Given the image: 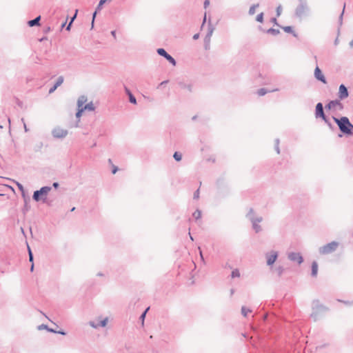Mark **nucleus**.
I'll list each match as a JSON object with an SVG mask.
<instances>
[{"label":"nucleus","mask_w":353,"mask_h":353,"mask_svg":"<svg viewBox=\"0 0 353 353\" xmlns=\"http://www.w3.org/2000/svg\"><path fill=\"white\" fill-rule=\"evenodd\" d=\"M326 117V115L324 112L323 103L319 102L316 105L315 117L316 119L321 118L322 119H324V117Z\"/></svg>","instance_id":"13"},{"label":"nucleus","mask_w":353,"mask_h":353,"mask_svg":"<svg viewBox=\"0 0 353 353\" xmlns=\"http://www.w3.org/2000/svg\"><path fill=\"white\" fill-rule=\"evenodd\" d=\"M259 6V3L253 4L252 6H251L249 9L248 14L250 15L254 14L255 12H256V8H257Z\"/></svg>","instance_id":"24"},{"label":"nucleus","mask_w":353,"mask_h":353,"mask_svg":"<svg viewBox=\"0 0 353 353\" xmlns=\"http://www.w3.org/2000/svg\"><path fill=\"white\" fill-rule=\"evenodd\" d=\"M332 119L340 130V133L338 134L339 138H342L343 136L350 137L353 135V124L350 122L348 117L343 116L337 118L333 116Z\"/></svg>","instance_id":"1"},{"label":"nucleus","mask_w":353,"mask_h":353,"mask_svg":"<svg viewBox=\"0 0 353 353\" xmlns=\"http://www.w3.org/2000/svg\"><path fill=\"white\" fill-rule=\"evenodd\" d=\"M117 170H118V168L117 166L114 165L112 168V173L114 174H116Z\"/></svg>","instance_id":"55"},{"label":"nucleus","mask_w":353,"mask_h":353,"mask_svg":"<svg viewBox=\"0 0 353 353\" xmlns=\"http://www.w3.org/2000/svg\"><path fill=\"white\" fill-rule=\"evenodd\" d=\"M28 251L29 261L32 263L34 261V256H33L32 252L28 245Z\"/></svg>","instance_id":"35"},{"label":"nucleus","mask_w":353,"mask_h":353,"mask_svg":"<svg viewBox=\"0 0 353 353\" xmlns=\"http://www.w3.org/2000/svg\"><path fill=\"white\" fill-rule=\"evenodd\" d=\"M192 216L196 220L199 219L201 216V211L199 209L196 210L192 214Z\"/></svg>","instance_id":"27"},{"label":"nucleus","mask_w":353,"mask_h":353,"mask_svg":"<svg viewBox=\"0 0 353 353\" xmlns=\"http://www.w3.org/2000/svg\"><path fill=\"white\" fill-rule=\"evenodd\" d=\"M82 108L84 110V111L85 110L94 111L95 110V107L92 101L85 104Z\"/></svg>","instance_id":"21"},{"label":"nucleus","mask_w":353,"mask_h":353,"mask_svg":"<svg viewBox=\"0 0 353 353\" xmlns=\"http://www.w3.org/2000/svg\"><path fill=\"white\" fill-rule=\"evenodd\" d=\"M199 34L197 33V34H194L192 38L194 40H196V39H199Z\"/></svg>","instance_id":"64"},{"label":"nucleus","mask_w":353,"mask_h":353,"mask_svg":"<svg viewBox=\"0 0 353 353\" xmlns=\"http://www.w3.org/2000/svg\"><path fill=\"white\" fill-rule=\"evenodd\" d=\"M87 97L85 95H81L78 98L77 100V106L78 108H82L83 104L87 101Z\"/></svg>","instance_id":"19"},{"label":"nucleus","mask_w":353,"mask_h":353,"mask_svg":"<svg viewBox=\"0 0 353 353\" xmlns=\"http://www.w3.org/2000/svg\"><path fill=\"white\" fill-rule=\"evenodd\" d=\"M311 275L313 277H316L318 274V263L316 261H313L312 263V267H311Z\"/></svg>","instance_id":"17"},{"label":"nucleus","mask_w":353,"mask_h":353,"mask_svg":"<svg viewBox=\"0 0 353 353\" xmlns=\"http://www.w3.org/2000/svg\"><path fill=\"white\" fill-rule=\"evenodd\" d=\"M48 331L49 332H52V333H56V334H57V330H54V329H52V328H50V327H49V328L48 329Z\"/></svg>","instance_id":"58"},{"label":"nucleus","mask_w":353,"mask_h":353,"mask_svg":"<svg viewBox=\"0 0 353 353\" xmlns=\"http://www.w3.org/2000/svg\"><path fill=\"white\" fill-rule=\"evenodd\" d=\"M173 157L176 161H180L182 159V154L179 152H175L173 154Z\"/></svg>","instance_id":"33"},{"label":"nucleus","mask_w":353,"mask_h":353,"mask_svg":"<svg viewBox=\"0 0 353 353\" xmlns=\"http://www.w3.org/2000/svg\"><path fill=\"white\" fill-rule=\"evenodd\" d=\"M124 90L128 96H129V94H132V92L130 91V90L125 85H124Z\"/></svg>","instance_id":"49"},{"label":"nucleus","mask_w":353,"mask_h":353,"mask_svg":"<svg viewBox=\"0 0 353 353\" xmlns=\"http://www.w3.org/2000/svg\"><path fill=\"white\" fill-rule=\"evenodd\" d=\"M52 186H53L54 188H57L59 186V183H57V182H54V183H52Z\"/></svg>","instance_id":"62"},{"label":"nucleus","mask_w":353,"mask_h":353,"mask_svg":"<svg viewBox=\"0 0 353 353\" xmlns=\"http://www.w3.org/2000/svg\"><path fill=\"white\" fill-rule=\"evenodd\" d=\"M106 2V0H100L99 2V4L97 5V8H96V10L97 11H99L100 12L101 10L102 9V7L103 6V4Z\"/></svg>","instance_id":"34"},{"label":"nucleus","mask_w":353,"mask_h":353,"mask_svg":"<svg viewBox=\"0 0 353 353\" xmlns=\"http://www.w3.org/2000/svg\"><path fill=\"white\" fill-rule=\"evenodd\" d=\"M281 28L287 33L292 34L294 37H297L296 32L293 30V28L292 26H283Z\"/></svg>","instance_id":"20"},{"label":"nucleus","mask_w":353,"mask_h":353,"mask_svg":"<svg viewBox=\"0 0 353 353\" xmlns=\"http://www.w3.org/2000/svg\"><path fill=\"white\" fill-rule=\"evenodd\" d=\"M349 92L347 87L344 84H341L339 88L338 97L339 100H343L347 98Z\"/></svg>","instance_id":"10"},{"label":"nucleus","mask_w":353,"mask_h":353,"mask_svg":"<svg viewBox=\"0 0 353 353\" xmlns=\"http://www.w3.org/2000/svg\"><path fill=\"white\" fill-rule=\"evenodd\" d=\"M339 106L340 110L343 108V104L341 103L339 99H335L330 101L327 104L325 105V109L331 110L333 107Z\"/></svg>","instance_id":"14"},{"label":"nucleus","mask_w":353,"mask_h":353,"mask_svg":"<svg viewBox=\"0 0 353 353\" xmlns=\"http://www.w3.org/2000/svg\"><path fill=\"white\" fill-rule=\"evenodd\" d=\"M89 325L93 328H97L99 327V324H96L94 321H90Z\"/></svg>","instance_id":"48"},{"label":"nucleus","mask_w":353,"mask_h":353,"mask_svg":"<svg viewBox=\"0 0 353 353\" xmlns=\"http://www.w3.org/2000/svg\"><path fill=\"white\" fill-rule=\"evenodd\" d=\"M240 276V272L238 269H234L232 270V273H231V277L232 279L234 278H237V277H239Z\"/></svg>","instance_id":"32"},{"label":"nucleus","mask_w":353,"mask_h":353,"mask_svg":"<svg viewBox=\"0 0 353 353\" xmlns=\"http://www.w3.org/2000/svg\"><path fill=\"white\" fill-rule=\"evenodd\" d=\"M310 8L307 4H299L295 9L294 14L296 17L302 19L304 17L309 14Z\"/></svg>","instance_id":"5"},{"label":"nucleus","mask_w":353,"mask_h":353,"mask_svg":"<svg viewBox=\"0 0 353 353\" xmlns=\"http://www.w3.org/2000/svg\"><path fill=\"white\" fill-rule=\"evenodd\" d=\"M63 80H64V78L63 76H59L57 81H56V83H54L55 84V88H58L59 86H60L63 82Z\"/></svg>","instance_id":"28"},{"label":"nucleus","mask_w":353,"mask_h":353,"mask_svg":"<svg viewBox=\"0 0 353 353\" xmlns=\"http://www.w3.org/2000/svg\"><path fill=\"white\" fill-rule=\"evenodd\" d=\"M279 143H280L279 139H276L274 148H275V150L277 154H280Z\"/></svg>","instance_id":"38"},{"label":"nucleus","mask_w":353,"mask_h":353,"mask_svg":"<svg viewBox=\"0 0 353 353\" xmlns=\"http://www.w3.org/2000/svg\"><path fill=\"white\" fill-rule=\"evenodd\" d=\"M50 30H51V28H50V27H49V26H48V27H46V28L43 30V32H44V33H48V32H49Z\"/></svg>","instance_id":"59"},{"label":"nucleus","mask_w":353,"mask_h":353,"mask_svg":"<svg viewBox=\"0 0 353 353\" xmlns=\"http://www.w3.org/2000/svg\"><path fill=\"white\" fill-rule=\"evenodd\" d=\"M129 101L132 104H137L136 97L133 95V94H130L128 96Z\"/></svg>","instance_id":"40"},{"label":"nucleus","mask_w":353,"mask_h":353,"mask_svg":"<svg viewBox=\"0 0 353 353\" xmlns=\"http://www.w3.org/2000/svg\"><path fill=\"white\" fill-rule=\"evenodd\" d=\"M150 310V307H148L141 314L140 317H139V319L142 322V325H143L144 323V320H145V316H146V314L147 312H148V310Z\"/></svg>","instance_id":"26"},{"label":"nucleus","mask_w":353,"mask_h":353,"mask_svg":"<svg viewBox=\"0 0 353 353\" xmlns=\"http://www.w3.org/2000/svg\"><path fill=\"white\" fill-rule=\"evenodd\" d=\"M314 76L316 80L321 81L324 84L327 83L326 78L325 77L321 70L319 68L318 65H316L314 69Z\"/></svg>","instance_id":"12"},{"label":"nucleus","mask_w":353,"mask_h":353,"mask_svg":"<svg viewBox=\"0 0 353 353\" xmlns=\"http://www.w3.org/2000/svg\"><path fill=\"white\" fill-rule=\"evenodd\" d=\"M209 5H210V0H205L204 3H203L204 8H207Z\"/></svg>","instance_id":"52"},{"label":"nucleus","mask_w":353,"mask_h":353,"mask_svg":"<svg viewBox=\"0 0 353 353\" xmlns=\"http://www.w3.org/2000/svg\"><path fill=\"white\" fill-rule=\"evenodd\" d=\"M339 243L336 241H332L329 243H327L319 248V252L320 254L325 255L329 254L337 249L339 247Z\"/></svg>","instance_id":"4"},{"label":"nucleus","mask_w":353,"mask_h":353,"mask_svg":"<svg viewBox=\"0 0 353 353\" xmlns=\"http://www.w3.org/2000/svg\"><path fill=\"white\" fill-rule=\"evenodd\" d=\"M210 40L211 39L204 38V48L209 50L210 48Z\"/></svg>","instance_id":"30"},{"label":"nucleus","mask_w":353,"mask_h":353,"mask_svg":"<svg viewBox=\"0 0 353 353\" xmlns=\"http://www.w3.org/2000/svg\"><path fill=\"white\" fill-rule=\"evenodd\" d=\"M266 32L268 34H270L272 35H277L280 33V30L278 29H274V28H269L268 30H267Z\"/></svg>","instance_id":"25"},{"label":"nucleus","mask_w":353,"mask_h":353,"mask_svg":"<svg viewBox=\"0 0 353 353\" xmlns=\"http://www.w3.org/2000/svg\"><path fill=\"white\" fill-rule=\"evenodd\" d=\"M48 328H49V327H48V326L47 325H45V324H41V325H39V326L37 327V329H38L39 330H46L48 331Z\"/></svg>","instance_id":"45"},{"label":"nucleus","mask_w":353,"mask_h":353,"mask_svg":"<svg viewBox=\"0 0 353 353\" xmlns=\"http://www.w3.org/2000/svg\"><path fill=\"white\" fill-rule=\"evenodd\" d=\"M68 134V130L57 126L52 130V135L55 139H63Z\"/></svg>","instance_id":"7"},{"label":"nucleus","mask_w":353,"mask_h":353,"mask_svg":"<svg viewBox=\"0 0 353 353\" xmlns=\"http://www.w3.org/2000/svg\"><path fill=\"white\" fill-rule=\"evenodd\" d=\"M157 52L159 56L164 57L172 65H176V60L170 54H169L164 48H158Z\"/></svg>","instance_id":"8"},{"label":"nucleus","mask_w":353,"mask_h":353,"mask_svg":"<svg viewBox=\"0 0 353 353\" xmlns=\"http://www.w3.org/2000/svg\"><path fill=\"white\" fill-rule=\"evenodd\" d=\"M299 4H307V2L306 0H299Z\"/></svg>","instance_id":"63"},{"label":"nucleus","mask_w":353,"mask_h":353,"mask_svg":"<svg viewBox=\"0 0 353 353\" xmlns=\"http://www.w3.org/2000/svg\"><path fill=\"white\" fill-rule=\"evenodd\" d=\"M57 88H55V84H54L52 88H50L49 93L52 94V92H54L56 90Z\"/></svg>","instance_id":"53"},{"label":"nucleus","mask_w":353,"mask_h":353,"mask_svg":"<svg viewBox=\"0 0 353 353\" xmlns=\"http://www.w3.org/2000/svg\"><path fill=\"white\" fill-rule=\"evenodd\" d=\"M99 12V11H97L95 10V11L93 12L92 14V23H91V28L92 29L94 28V20H95V18H96V16L97 14V13Z\"/></svg>","instance_id":"43"},{"label":"nucleus","mask_w":353,"mask_h":353,"mask_svg":"<svg viewBox=\"0 0 353 353\" xmlns=\"http://www.w3.org/2000/svg\"><path fill=\"white\" fill-rule=\"evenodd\" d=\"M263 16H264L263 12L259 13L256 16V21L259 22V23H263Z\"/></svg>","instance_id":"39"},{"label":"nucleus","mask_w":353,"mask_h":353,"mask_svg":"<svg viewBox=\"0 0 353 353\" xmlns=\"http://www.w3.org/2000/svg\"><path fill=\"white\" fill-rule=\"evenodd\" d=\"M40 21H41V16L39 15V16L37 17L36 18H34V19L29 20L28 21V25L29 27L39 26L41 25Z\"/></svg>","instance_id":"15"},{"label":"nucleus","mask_w":353,"mask_h":353,"mask_svg":"<svg viewBox=\"0 0 353 353\" xmlns=\"http://www.w3.org/2000/svg\"><path fill=\"white\" fill-rule=\"evenodd\" d=\"M345 8V3H344L343 8V11H342V12L341 13V14H340V16H339V26H342V24H343V14H344Z\"/></svg>","instance_id":"37"},{"label":"nucleus","mask_w":353,"mask_h":353,"mask_svg":"<svg viewBox=\"0 0 353 353\" xmlns=\"http://www.w3.org/2000/svg\"><path fill=\"white\" fill-rule=\"evenodd\" d=\"M278 252L272 250L270 252L265 254V258L267 259V265H272L278 258Z\"/></svg>","instance_id":"9"},{"label":"nucleus","mask_w":353,"mask_h":353,"mask_svg":"<svg viewBox=\"0 0 353 353\" xmlns=\"http://www.w3.org/2000/svg\"><path fill=\"white\" fill-rule=\"evenodd\" d=\"M199 198V189H197L194 192L193 195L194 199H198Z\"/></svg>","instance_id":"47"},{"label":"nucleus","mask_w":353,"mask_h":353,"mask_svg":"<svg viewBox=\"0 0 353 353\" xmlns=\"http://www.w3.org/2000/svg\"><path fill=\"white\" fill-rule=\"evenodd\" d=\"M312 310L313 312L311 314V316L314 319V321H316L319 313L325 312L327 311L328 309L325 306L321 305L319 300H314L312 302Z\"/></svg>","instance_id":"3"},{"label":"nucleus","mask_w":353,"mask_h":353,"mask_svg":"<svg viewBox=\"0 0 353 353\" xmlns=\"http://www.w3.org/2000/svg\"><path fill=\"white\" fill-rule=\"evenodd\" d=\"M276 12V16L277 17H279L281 14V12H282V6H281V5H279V6H277Z\"/></svg>","instance_id":"44"},{"label":"nucleus","mask_w":353,"mask_h":353,"mask_svg":"<svg viewBox=\"0 0 353 353\" xmlns=\"http://www.w3.org/2000/svg\"><path fill=\"white\" fill-rule=\"evenodd\" d=\"M322 120L327 124L330 130L332 132H335L336 130V126L331 122L330 119L326 116Z\"/></svg>","instance_id":"16"},{"label":"nucleus","mask_w":353,"mask_h":353,"mask_svg":"<svg viewBox=\"0 0 353 353\" xmlns=\"http://www.w3.org/2000/svg\"><path fill=\"white\" fill-rule=\"evenodd\" d=\"M57 334H61V335H63V336L66 335V332L64 330H62L57 331Z\"/></svg>","instance_id":"57"},{"label":"nucleus","mask_w":353,"mask_h":353,"mask_svg":"<svg viewBox=\"0 0 353 353\" xmlns=\"http://www.w3.org/2000/svg\"><path fill=\"white\" fill-rule=\"evenodd\" d=\"M252 312V310L249 308H247L245 306L241 307V314L243 316H246L248 315V313Z\"/></svg>","instance_id":"29"},{"label":"nucleus","mask_w":353,"mask_h":353,"mask_svg":"<svg viewBox=\"0 0 353 353\" xmlns=\"http://www.w3.org/2000/svg\"><path fill=\"white\" fill-rule=\"evenodd\" d=\"M214 30V27L211 23L210 19H209V21H208V32H207L205 38L211 39V37H212V35L213 34Z\"/></svg>","instance_id":"18"},{"label":"nucleus","mask_w":353,"mask_h":353,"mask_svg":"<svg viewBox=\"0 0 353 353\" xmlns=\"http://www.w3.org/2000/svg\"><path fill=\"white\" fill-rule=\"evenodd\" d=\"M51 189L52 188L50 186H43L39 190L34 191L32 195V199L36 202L42 201L43 203H46L48 194Z\"/></svg>","instance_id":"2"},{"label":"nucleus","mask_w":353,"mask_h":353,"mask_svg":"<svg viewBox=\"0 0 353 353\" xmlns=\"http://www.w3.org/2000/svg\"><path fill=\"white\" fill-rule=\"evenodd\" d=\"M269 91L266 88H260L257 90V94L259 96H264L265 94H267Z\"/></svg>","instance_id":"31"},{"label":"nucleus","mask_w":353,"mask_h":353,"mask_svg":"<svg viewBox=\"0 0 353 353\" xmlns=\"http://www.w3.org/2000/svg\"><path fill=\"white\" fill-rule=\"evenodd\" d=\"M168 82H169V81H168V80H165V81H162L161 83H160L159 84V85H158L157 88H159L161 86H162V85H164L167 84Z\"/></svg>","instance_id":"51"},{"label":"nucleus","mask_w":353,"mask_h":353,"mask_svg":"<svg viewBox=\"0 0 353 353\" xmlns=\"http://www.w3.org/2000/svg\"><path fill=\"white\" fill-rule=\"evenodd\" d=\"M276 270L279 276H281L284 272V268L283 266H279L276 268Z\"/></svg>","instance_id":"42"},{"label":"nucleus","mask_w":353,"mask_h":353,"mask_svg":"<svg viewBox=\"0 0 353 353\" xmlns=\"http://www.w3.org/2000/svg\"><path fill=\"white\" fill-rule=\"evenodd\" d=\"M260 222H254L252 223V229L256 233H259L262 230L261 225L259 224Z\"/></svg>","instance_id":"22"},{"label":"nucleus","mask_w":353,"mask_h":353,"mask_svg":"<svg viewBox=\"0 0 353 353\" xmlns=\"http://www.w3.org/2000/svg\"><path fill=\"white\" fill-rule=\"evenodd\" d=\"M245 217L248 219L252 223L254 222H262L263 216L257 215L255 211L252 208H250L247 214H245Z\"/></svg>","instance_id":"6"},{"label":"nucleus","mask_w":353,"mask_h":353,"mask_svg":"<svg viewBox=\"0 0 353 353\" xmlns=\"http://www.w3.org/2000/svg\"><path fill=\"white\" fill-rule=\"evenodd\" d=\"M21 121L23 123V125H24V129H25V131L26 132H28V129L27 128V126H26V124L24 121V119H21Z\"/></svg>","instance_id":"60"},{"label":"nucleus","mask_w":353,"mask_h":353,"mask_svg":"<svg viewBox=\"0 0 353 353\" xmlns=\"http://www.w3.org/2000/svg\"><path fill=\"white\" fill-rule=\"evenodd\" d=\"M17 185L18 188L22 192V194L24 196V188H23V185L21 184L20 183H17Z\"/></svg>","instance_id":"46"},{"label":"nucleus","mask_w":353,"mask_h":353,"mask_svg":"<svg viewBox=\"0 0 353 353\" xmlns=\"http://www.w3.org/2000/svg\"><path fill=\"white\" fill-rule=\"evenodd\" d=\"M288 257L289 260L296 262L298 264H301L303 261V256L299 252H290Z\"/></svg>","instance_id":"11"},{"label":"nucleus","mask_w":353,"mask_h":353,"mask_svg":"<svg viewBox=\"0 0 353 353\" xmlns=\"http://www.w3.org/2000/svg\"><path fill=\"white\" fill-rule=\"evenodd\" d=\"M72 21H70L69 23L67 25V26L65 28L66 30H68V31L70 30L71 27H72Z\"/></svg>","instance_id":"54"},{"label":"nucleus","mask_w":353,"mask_h":353,"mask_svg":"<svg viewBox=\"0 0 353 353\" xmlns=\"http://www.w3.org/2000/svg\"><path fill=\"white\" fill-rule=\"evenodd\" d=\"M179 85L183 89H187L190 92H192V86L191 84H186V83H183V82H179Z\"/></svg>","instance_id":"23"},{"label":"nucleus","mask_w":353,"mask_h":353,"mask_svg":"<svg viewBox=\"0 0 353 353\" xmlns=\"http://www.w3.org/2000/svg\"><path fill=\"white\" fill-rule=\"evenodd\" d=\"M205 21H206V13H205V14H204V17H203V23H202V25H201V28H203V26H204Z\"/></svg>","instance_id":"61"},{"label":"nucleus","mask_w":353,"mask_h":353,"mask_svg":"<svg viewBox=\"0 0 353 353\" xmlns=\"http://www.w3.org/2000/svg\"><path fill=\"white\" fill-rule=\"evenodd\" d=\"M77 12H78V10H77L76 12H75V14H74V16L70 19V21H72V23H73L74 20L77 17Z\"/></svg>","instance_id":"56"},{"label":"nucleus","mask_w":353,"mask_h":353,"mask_svg":"<svg viewBox=\"0 0 353 353\" xmlns=\"http://www.w3.org/2000/svg\"><path fill=\"white\" fill-rule=\"evenodd\" d=\"M84 112V110L83 109V108H78V110L76 112V117L77 118H80L83 114V112Z\"/></svg>","instance_id":"41"},{"label":"nucleus","mask_w":353,"mask_h":353,"mask_svg":"<svg viewBox=\"0 0 353 353\" xmlns=\"http://www.w3.org/2000/svg\"><path fill=\"white\" fill-rule=\"evenodd\" d=\"M271 22H272V23H273L274 24H275V25L281 27V26L278 23V22H277V19H276V18H274V17H273V18H272V19H271Z\"/></svg>","instance_id":"50"},{"label":"nucleus","mask_w":353,"mask_h":353,"mask_svg":"<svg viewBox=\"0 0 353 353\" xmlns=\"http://www.w3.org/2000/svg\"><path fill=\"white\" fill-rule=\"evenodd\" d=\"M108 322V318L105 317L104 319H103L102 321H101L99 322V326L104 327L107 325Z\"/></svg>","instance_id":"36"}]
</instances>
